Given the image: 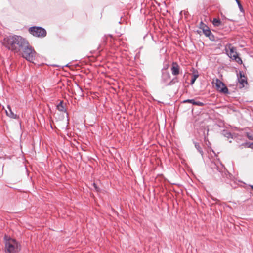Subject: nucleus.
Masks as SVG:
<instances>
[{
    "instance_id": "obj_1",
    "label": "nucleus",
    "mask_w": 253,
    "mask_h": 253,
    "mask_svg": "<svg viewBox=\"0 0 253 253\" xmlns=\"http://www.w3.org/2000/svg\"><path fill=\"white\" fill-rule=\"evenodd\" d=\"M2 44L8 50L14 53L21 51V48L27 45V41L20 36L10 35L5 37Z\"/></svg>"
},
{
    "instance_id": "obj_2",
    "label": "nucleus",
    "mask_w": 253,
    "mask_h": 253,
    "mask_svg": "<svg viewBox=\"0 0 253 253\" xmlns=\"http://www.w3.org/2000/svg\"><path fill=\"white\" fill-rule=\"evenodd\" d=\"M21 52L22 57L30 62H34L36 53L34 49L29 45L28 41L27 46L21 48Z\"/></svg>"
},
{
    "instance_id": "obj_3",
    "label": "nucleus",
    "mask_w": 253,
    "mask_h": 253,
    "mask_svg": "<svg viewBox=\"0 0 253 253\" xmlns=\"http://www.w3.org/2000/svg\"><path fill=\"white\" fill-rule=\"evenodd\" d=\"M6 253H17L20 250V246L13 239L9 238L5 242Z\"/></svg>"
},
{
    "instance_id": "obj_4",
    "label": "nucleus",
    "mask_w": 253,
    "mask_h": 253,
    "mask_svg": "<svg viewBox=\"0 0 253 253\" xmlns=\"http://www.w3.org/2000/svg\"><path fill=\"white\" fill-rule=\"evenodd\" d=\"M225 51L227 55L233 60L236 61L239 64H242V59L238 56L236 48L233 47L231 44H228L225 47Z\"/></svg>"
},
{
    "instance_id": "obj_5",
    "label": "nucleus",
    "mask_w": 253,
    "mask_h": 253,
    "mask_svg": "<svg viewBox=\"0 0 253 253\" xmlns=\"http://www.w3.org/2000/svg\"><path fill=\"white\" fill-rule=\"evenodd\" d=\"M29 31L32 35L38 37H44L46 35V30L41 27H30Z\"/></svg>"
},
{
    "instance_id": "obj_6",
    "label": "nucleus",
    "mask_w": 253,
    "mask_h": 253,
    "mask_svg": "<svg viewBox=\"0 0 253 253\" xmlns=\"http://www.w3.org/2000/svg\"><path fill=\"white\" fill-rule=\"evenodd\" d=\"M215 84L216 88L218 91L224 94H229L228 89L220 80L216 79Z\"/></svg>"
},
{
    "instance_id": "obj_7",
    "label": "nucleus",
    "mask_w": 253,
    "mask_h": 253,
    "mask_svg": "<svg viewBox=\"0 0 253 253\" xmlns=\"http://www.w3.org/2000/svg\"><path fill=\"white\" fill-rule=\"evenodd\" d=\"M200 28L202 29L203 33L206 37H209L211 40L213 41L214 40V36L211 33L209 27L202 22L200 23Z\"/></svg>"
},
{
    "instance_id": "obj_8",
    "label": "nucleus",
    "mask_w": 253,
    "mask_h": 253,
    "mask_svg": "<svg viewBox=\"0 0 253 253\" xmlns=\"http://www.w3.org/2000/svg\"><path fill=\"white\" fill-rule=\"evenodd\" d=\"M239 74L240 78H238V81L240 84V88H242L247 84L248 82L246 77L243 74L242 72H240Z\"/></svg>"
},
{
    "instance_id": "obj_9",
    "label": "nucleus",
    "mask_w": 253,
    "mask_h": 253,
    "mask_svg": "<svg viewBox=\"0 0 253 253\" xmlns=\"http://www.w3.org/2000/svg\"><path fill=\"white\" fill-rule=\"evenodd\" d=\"M171 73L173 76H177L179 74L180 67L176 62H173L171 67Z\"/></svg>"
},
{
    "instance_id": "obj_10",
    "label": "nucleus",
    "mask_w": 253,
    "mask_h": 253,
    "mask_svg": "<svg viewBox=\"0 0 253 253\" xmlns=\"http://www.w3.org/2000/svg\"><path fill=\"white\" fill-rule=\"evenodd\" d=\"M170 75L168 72H163L162 75V82L164 84H166L170 79Z\"/></svg>"
},
{
    "instance_id": "obj_11",
    "label": "nucleus",
    "mask_w": 253,
    "mask_h": 253,
    "mask_svg": "<svg viewBox=\"0 0 253 253\" xmlns=\"http://www.w3.org/2000/svg\"><path fill=\"white\" fill-rule=\"evenodd\" d=\"M183 103H190L193 105H197L199 106H203L204 104L200 101H196L194 99H187L183 101Z\"/></svg>"
},
{
    "instance_id": "obj_12",
    "label": "nucleus",
    "mask_w": 253,
    "mask_h": 253,
    "mask_svg": "<svg viewBox=\"0 0 253 253\" xmlns=\"http://www.w3.org/2000/svg\"><path fill=\"white\" fill-rule=\"evenodd\" d=\"M8 110H6V113L8 116L13 119L18 118V116L12 111L11 109L9 106H8Z\"/></svg>"
},
{
    "instance_id": "obj_13",
    "label": "nucleus",
    "mask_w": 253,
    "mask_h": 253,
    "mask_svg": "<svg viewBox=\"0 0 253 253\" xmlns=\"http://www.w3.org/2000/svg\"><path fill=\"white\" fill-rule=\"evenodd\" d=\"M57 108L58 110L60 111L65 112L66 110L65 109L64 106H63V101H60V102L57 105Z\"/></svg>"
},
{
    "instance_id": "obj_14",
    "label": "nucleus",
    "mask_w": 253,
    "mask_h": 253,
    "mask_svg": "<svg viewBox=\"0 0 253 253\" xmlns=\"http://www.w3.org/2000/svg\"><path fill=\"white\" fill-rule=\"evenodd\" d=\"M178 82V78L175 77L173 79H172L171 81H170L167 84V86H170L174 84L175 83Z\"/></svg>"
},
{
    "instance_id": "obj_15",
    "label": "nucleus",
    "mask_w": 253,
    "mask_h": 253,
    "mask_svg": "<svg viewBox=\"0 0 253 253\" xmlns=\"http://www.w3.org/2000/svg\"><path fill=\"white\" fill-rule=\"evenodd\" d=\"M215 169L220 172H223L225 169V167L222 164H220V166L215 165Z\"/></svg>"
},
{
    "instance_id": "obj_16",
    "label": "nucleus",
    "mask_w": 253,
    "mask_h": 253,
    "mask_svg": "<svg viewBox=\"0 0 253 253\" xmlns=\"http://www.w3.org/2000/svg\"><path fill=\"white\" fill-rule=\"evenodd\" d=\"M212 24L214 26H219L221 25V21L219 19L214 18L212 21Z\"/></svg>"
},
{
    "instance_id": "obj_17",
    "label": "nucleus",
    "mask_w": 253,
    "mask_h": 253,
    "mask_svg": "<svg viewBox=\"0 0 253 253\" xmlns=\"http://www.w3.org/2000/svg\"><path fill=\"white\" fill-rule=\"evenodd\" d=\"M195 147L198 151V152L200 153V154L202 156L203 155V151L202 150V148L201 147L199 143L195 142L194 143Z\"/></svg>"
},
{
    "instance_id": "obj_18",
    "label": "nucleus",
    "mask_w": 253,
    "mask_h": 253,
    "mask_svg": "<svg viewBox=\"0 0 253 253\" xmlns=\"http://www.w3.org/2000/svg\"><path fill=\"white\" fill-rule=\"evenodd\" d=\"M242 145L247 148L253 149V143L252 142H246L242 144Z\"/></svg>"
},
{
    "instance_id": "obj_19",
    "label": "nucleus",
    "mask_w": 253,
    "mask_h": 253,
    "mask_svg": "<svg viewBox=\"0 0 253 253\" xmlns=\"http://www.w3.org/2000/svg\"><path fill=\"white\" fill-rule=\"evenodd\" d=\"M198 74H194L193 75V77H192V78L191 80V84H193L194 82H195L196 79L198 78Z\"/></svg>"
},
{
    "instance_id": "obj_20",
    "label": "nucleus",
    "mask_w": 253,
    "mask_h": 253,
    "mask_svg": "<svg viewBox=\"0 0 253 253\" xmlns=\"http://www.w3.org/2000/svg\"><path fill=\"white\" fill-rule=\"evenodd\" d=\"M246 136L247 138L251 140H253V134L249 132L246 133Z\"/></svg>"
},
{
    "instance_id": "obj_21",
    "label": "nucleus",
    "mask_w": 253,
    "mask_h": 253,
    "mask_svg": "<svg viewBox=\"0 0 253 253\" xmlns=\"http://www.w3.org/2000/svg\"><path fill=\"white\" fill-rule=\"evenodd\" d=\"M223 133L224 135L227 138H230L232 136L231 133L227 131H224Z\"/></svg>"
},
{
    "instance_id": "obj_22",
    "label": "nucleus",
    "mask_w": 253,
    "mask_h": 253,
    "mask_svg": "<svg viewBox=\"0 0 253 253\" xmlns=\"http://www.w3.org/2000/svg\"><path fill=\"white\" fill-rule=\"evenodd\" d=\"M241 11H243V8L239 0H235Z\"/></svg>"
},
{
    "instance_id": "obj_23",
    "label": "nucleus",
    "mask_w": 253,
    "mask_h": 253,
    "mask_svg": "<svg viewBox=\"0 0 253 253\" xmlns=\"http://www.w3.org/2000/svg\"><path fill=\"white\" fill-rule=\"evenodd\" d=\"M108 36H109V37H111V38H112V35H105V36H104V37L106 39V38H107V37Z\"/></svg>"
},
{
    "instance_id": "obj_24",
    "label": "nucleus",
    "mask_w": 253,
    "mask_h": 253,
    "mask_svg": "<svg viewBox=\"0 0 253 253\" xmlns=\"http://www.w3.org/2000/svg\"><path fill=\"white\" fill-rule=\"evenodd\" d=\"M93 185H94V188L97 190L96 184L95 183H93Z\"/></svg>"
},
{
    "instance_id": "obj_25",
    "label": "nucleus",
    "mask_w": 253,
    "mask_h": 253,
    "mask_svg": "<svg viewBox=\"0 0 253 253\" xmlns=\"http://www.w3.org/2000/svg\"><path fill=\"white\" fill-rule=\"evenodd\" d=\"M250 187L251 189L253 190V185H251Z\"/></svg>"
}]
</instances>
